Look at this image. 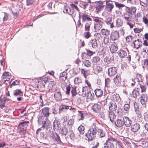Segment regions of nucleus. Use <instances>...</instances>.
I'll return each instance as SVG.
<instances>
[{"instance_id":"obj_59","label":"nucleus","mask_w":148,"mask_h":148,"mask_svg":"<svg viewBox=\"0 0 148 148\" xmlns=\"http://www.w3.org/2000/svg\"><path fill=\"white\" fill-rule=\"evenodd\" d=\"M115 5L116 7L119 8H122L125 6V5L122 4H120L117 2H115Z\"/></svg>"},{"instance_id":"obj_37","label":"nucleus","mask_w":148,"mask_h":148,"mask_svg":"<svg viewBox=\"0 0 148 148\" xmlns=\"http://www.w3.org/2000/svg\"><path fill=\"white\" fill-rule=\"evenodd\" d=\"M5 98H0V101H1L0 103V107L1 108H3L5 106Z\"/></svg>"},{"instance_id":"obj_64","label":"nucleus","mask_w":148,"mask_h":148,"mask_svg":"<svg viewBox=\"0 0 148 148\" xmlns=\"http://www.w3.org/2000/svg\"><path fill=\"white\" fill-rule=\"evenodd\" d=\"M123 108L124 109L125 111H128L130 108V105L128 104H125Z\"/></svg>"},{"instance_id":"obj_54","label":"nucleus","mask_w":148,"mask_h":148,"mask_svg":"<svg viewBox=\"0 0 148 148\" xmlns=\"http://www.w3.org/2000/svg\"><path fill=\"white\" fill-rule=\"evenodd\" d=\"M86 55L91 56H92L93 54L95 53V51H90V50L86 49Z\"/></svg>"},{"instance_id":"obj_48","label":"nucleus","mask_w":148,"mask_h":148,"mask_svg":"<svg viewBox=\"0 0 148 148\" xmlns=\"http://www.w3.org/2000/svg\"><path fill=\"white\" fill-rule=\"evenodd\" d=\"M140 144L141 146L144 147H147L148 146V142L145 141H142Z\"/></svg>"},{"instance_id":"obj_27","label":"nucleus","mask_w":148,"mask_h":148,"mask_svg":"<svg viewBox=\"0 0 148 148\" xmlns=\"http://www.w3.org/2000/svg\"><path fill=\"white\" fill-rule=\"evenodd\" d=\"M67 77V73L65 72H63L60 74L59 77L60 80L61 81H64Z\"/></svg>"},{"instance_id":"obj_2","label":"nucleus","mask_w":148,"mask_h":148,"mask_svg":"<svg viewBox=\"0 0 148 148\" xmlns=\"http://www.w3.org/2000/svg\"><path fill=\"white\" fill-rule=\"evenodd\" d=\"M97 132V128L94 125L90 127L87 132L86 134V136L88 138V141H92L95 139Z\"/></svg>"},{"instance_id":"obj_12","label":"nucleus","mask_w":148,"mask_h":148,"mask_svg":"<svg viewBox=\"0 0 148 148\" xmlns=\"http://www.w3.org/2000/svg\"><path fill=\"white\" fill-rule=\"evenodd\" d=\"M82 22L83 23L87 22H91L92 19L90 17V16L86 14H83L82 16Z\"/></svg>"},{"instance_id":"obj_10","label":"nucleus","mask_w":148,"mask_h":148,"mask_svg":"<svg viewBox=\"0 0 148 148\" xmlns=\"http://www.w3.org/2000/svg\"><path fill=\"white\" fill-rule=\"evenodd\" d=\"M110 1H106V5L105 6V10L107 12H111L114 7V5L111 3H108Z\"/></svg>"},{"instance_id":"obj_13","label":"nucleus","mask_w":148,"mask_h":148,"mask_svg":"<svg viewBox=\"0 0 148 148\" xmlns=\"http://www.w3.org/2000/svg\"><path fill=\"white\" fill-rule=\"evenodd\" d=\"M128 50L127 48L124 49H120L119 51V56L121 58H124L127 55Z\"/></svg>"},{"instance_id":"obj_3","label":"nucleus","mask_w":148,"mask_h":148,"mask_svg":"<svg viewBox=\"0 0 148 148\" xmlns=\"http://www.w3.org/2000/svg\"><path fill=\"white\" fill-rule=\"evenodd\" d=\"M112 142H113L114 143H115L116 144H118L119 145V141L117 139L114 138L112 136H110L108 139V140H107L105 146L104 148H114V146Z\"/></svg>"},{"instance_id":"obj_57","label":"nucleus","mask_w":148,"mask_h":148,"mask_svg":"<svg viewBox=\"0 0 148 148\" xmlns=\"http://www.w3.org/2000/svg\"><path fill=\"white\" fill-rule=\"evenodd\" d=\"M75 84H78L80 83H81V80L79 77H76L75 78L74 80Z\"/></svg>"},{"instance_id":"obj_39","label":"nucleus","mask_w":148,"mask_h":148,"mask_svg":"<svg viewBox=\"0 0 148 148\" xmlns=\"http://www.w3.org/2000/svg\"><path fill=\"white\" fill-rule=\"evenodd\" d=\"M84 127L81 125L78 128V130L81 134H84Z\"/></svg>"},{"instance_id":"obj_51","label":"nucleus","mask_w":148,"mask_h":148,"mask_svg":"<svg viewBox=\"0 0 148 148\" xmlns=\"http://www.w3.org/2000/svg\"><path fill=\"white\" fill-rule=\"evenodd\" d=\"M116 25L117 26L119 27L122 26L123 24V22L120 18H118L116 21Z\"/></svg>"},{"instance_id":"obj_17","label":"nucleus","mask_w":148,"mask_h":148,"mask_svg":"<svg viewBox=\"0 0 148 148\" xmlns=\"http://www.w3.org/2000/svg\"><path fill=\"white\" fill-rule=\"evenodd\" d=\"M105 85L106 87L112 88L114 87V84L110 79L107 78L105 79Z\"/></svg>"},{"instance_id":"obj_25","label":"nucleus","mask_w":148,"mask_h":148,"mask_svg":"<svg viewBox=\"0 0 148 148\" xmlns=\"http://www.w3.org/2000/svg\"><path fill=\"white\" fill-rule=\"evenodd\" d=\"M92 108L94 111L96 112H98L100 111L101 107L99 105L96 103L92 106Z\"/></svg>"},{"instance_id":"obj_21","label":"nucleus","mask_w":148,"mask_h":148,"mask_svg":"<svg viewBox=\"0 0 148 148\" xmlns=\"http://www.w3.org/2000/svg\"><path fill=\"white\" fill-rule=\"evenodd\" d=\"M133 44L134 47L136 49H138L142 46V42L139 39H137V40H135L133 41Z\"/></svg>"},{"instance_id":"obj_36","label":"nucleus","mask_w":148,"mask_h":148,"mask_svg":"<svg viewBox=\"0 0 148 148\" xmlns=\"http://www.w3.org/2000/svg\"><path fill=\"white\" fill-rule=\"evenodd\" d=\"M91 24V22L87 23L85 24L84 28V31L85 32L89 31L90 30V27Z\"/></svg>"},{"instance_id":"obj_44","label":"nucleus","mask_w":148,"mask_h":148,"mask_svg":"<svg viewBox=\"0 0 148 148\" xmlns=\"http://www.w3.org/2000/svg\"><path fill=\"white\" fill-rule=\"evenodd\" d=\"M71 93L72 94V97L75 96L77 94V92H76V87L72 88L71 91Z\"/></svg>"},{"instance_id":"obj_24","label":"nucleus","mask_w":148,"mask_h":148,"mask_svg":"<svg viewBox=\"0 0 148 148\" xmlns=\"http://www.w3.org/2000/svg\"><path fill=\"white\" fill-rule=\"evenodd\" d=\"M90 42L92 48L95 49H97L98 47L97 39L96 38L92 39L91 40Z\"/></svg>"},{"instance_id":"obj_49","label":"nucleus","mask_w":148,"mask_h":148,"mask_svg":"<svg viewBox=\"0 0 148 148\" xmlns=\"http://www.w3.org/2000/svg\"><path fill=\"white\" fill-rule=\"evenodd\" d=\"M84 37L86 39L89 38L91 36V34L89 31L86 32L84 34Z\"/></svg>"},{"instance_id":"obj_41","label":"nucleus","mask_w":148,"mask_h":148,"mask_svg":"<svg viewBox=\"0 0 148 148\" xmlns=\"http://www.w3.org/2000/svg\"><path fill=\"white\" fill-rule=\"evenodd\" d=\"M136 78L138 82H142L143 80V77L141 74L138 73L136 74Z\"/></svg>"},{"instance_id":"obj_55","label":"nucleus","mask_w":148,"mask_h":148,"mask_svg":"<svg viewBox=\"0 0 148 148\" xmlns=\"http://www.w3.org/2000/svg\"><path fill=\"white\" fill-rule=\"evenodd\" d=\"M74 123V119H70L67 121V125L69 126H72Z\"/></svg>"},{"instance_id":"obj_62","label":"nucleus","mask_w":148,"mask_h":148,"mask_svg":"<svg viewBox=\"0 0 148 148\" xmlns=\"http://www.w3.org/2000/svg\"><path fill=\"white\" fill-rule=\"evenodd\" d=\"M69 133H70V138L71 139H73L75 137V134L73 132V130H70L69 131Z\"/></svg>"},{"instance_id":"obj_29","label":"nucleus","mask_w":148,"mask_h":148,"mask_svg":"<svg viewBox=\"0 0 148 148\" xmlns=\"http://www.w3.org/2000/svg\"><path fill=\"white\" fill-rule=\"evenodd\" d=\"M69 106L68 105H61L59 106V110L60 112L63 111L64 110H66L68 109L69 108Z\"/></svg>"},{"instance_id":"obj_52","label":"nucleus","mask_w":148,"mask_h":148,"mask_svg":"<svg viewBox=\"0 0 148 148\" xmlns=\"http://www.w3.org/2000/svg\"><path fill=\"white\" fill-rule=\"evenodd\" d=\"M103 8V6L102 4L97 5L96 7V11L98 12L101 11Z\"/></svg>"},{"instance_id":"obj_35","label":"nucleus","mask_w":148,"mask_h":148,"mask_svg":"<svg viewBox=\"0 0 148 148\" xmlns=\"http://www.w3.org/2000/svg\"><path fill=\"white\" fill-rule=\"evenodd\" d=\"M143 64L144 66H143V68L144 69L145 67L147 70L148 71V58L144 60H143Z\"/></svg>"},{"instance_id":"obj_26","label":"nucleus","mask_w":148,"mask_h":148,"mask_svg":"<svg viewBox=\"0 0 148 148\" xmlns=\"http://www.w3.org/2000/svg\"><path fill=\"white\" fill-rule=\"evenodd\" d=\"M3 79H5L4 81H9L10 79V76L9 75V73L8 72H5L3 73L2 76Z\"/></svg>"},{"instance_id":"obj_56","label":"nucleus","mask_w":148,"mask_h":148,"mask_svg":"<svg viewBox=\"0 0 148 148\" xmlns=\"http://www.w3.org/2000/svg\"><path fill=\"white\" fill-rule=\"evenodd\" d=\"M139 95V93L138 91L134 90L132 91V95L134 97L136 98Z\"/></svg>"},{"instance_id":"obj_9","label":"nucleus","mask_w":148,"mask_h":148,"mask_svg":"<svg viewBox=\"0 0 148 148\" xmlns=\"http://www.w3.org/2000/svg\"><path fill=\"white\" fill-rule=\"evenodd\" d=\"M123 121L124 125H125L127 127H130L132 124V121L130 118L127 116H124L123 117Z\"/></svg>"},{"instance_id":"obj_34","label":"nucleus","mask_w":148,"mask_h":148,"mask_svg":"<svg viewBox=\"0 0 148 148\" xmlns=\"http://www.w3.org/2000/svg\"><path fill=\"white\" fill-rule=\"evenodd\" d=\"M124 18L127 22L131 21L132 20V16L129 15H127L126 13L124 15Z\"/></svg>"},{"instance_id":"obj_47","label":"nucleus","mask_w":148,"mask_h":148,"mask_svg":"<svg viewBox=\"0 0 148 148\" xmlns=\"http://www.w3.org/2000/svg\"><path fill=\"white\" fill-rule=\"evenodd\" d=\"M99 144V142L97 140H95L92 143L91 145H92L93 148H97L98 147Z\"/></svg>"},{"instance_id":"obj_18","label":"nucleus","mask_w":148,"mask_h":148,"mask_svg":"<svg viewBox=\"0 0 148 148\" xmlns=\"http://www.w3.org/2000/svg\"><path fill=\"white\" fill-rule=\"evenodd\" d=\"M60 123L57 120H55L53 121V126L54 130L58 131L60 129Z\"/></svg>"},{"instance_id":"obj_50","label":"nucleus","mask_w":148,"mask_h":148,"mask_svg":"<svg viewBox=\"0 0 148 148\" xmlns=\"http://www.w3.org/2000/svg\"><path fill=\"white\" fill-rule=\"evenodd\" d=\"M70 5L71 7V8L72 9V10H74L75 9L78 12L79 11V8H78L77 6L75 4L73 3H71L70 4Z\"/></svg>"},{"instance_id":"obj_4","label":"nucleus","mask_w":148,"mask_h":148,"mask_svg":"<svg viewBox=\"0 0 148 148\" xmlns=\"http://www.w3.org/2000/svg\"><path fill=\"white\" fill-rule=\"evenodd\" d=\"M54 97L55 99L58 101H59L62 100V95L60 88L57 87L56 88Z\"/></svg>"},{"instance_id":"obj_8","label":"nucleus","mask_w":148,"mask_h":148,"mask_svg":"<svg viewBox=\"0 0 148 148\" xmlns=\"http://www.w3.org/2000/svg\"><path fill=\"white\" fill-rule=\"evenodd\" d=\"M114 59V56L112 55H109L106 56L104 58L103 61L106 64H110L112 63L113 62Z\"/></svg>"},{"instance_id":"obj_5","label":"nucleus","mask_w":148,"mask_h":148,"mask_svg":"<svg viewBox=\"0 0 148 148\" xmlns=\"http://www.w3.org/2000/svg\"><path fill=\"white\" fill-rule=\"evenodd\" d=\"M93 21L95 22V28H97L99 30L102 27L103 23L99 18H95L94 19Z\"/></svg>"},{"instance_id":"obj_31","label":"nucleus","mask_w":148,"mask_h":148,"mask_svg":"<svg viewBox=\"0 0 148 148\" xmlns=\"http://www.w3.org/2000/svg\"><path fill=\"white\" fill-rule=\"evenodd\" d=\"M23 93L20 89H16L13 91V94L14 96L18 95L22 96L23 95Z\"/></svg>"},{"instance_id":"obj_15","label":"nucleus","mask_w":148,"mask_h":148,"mask_svg":"<svg viewBox=\"0 0 148 148\" xmlns=\"http://www.w3.org/2000/svg\"><path fill=\"white\" fill-rule=\"evenodd\" d=\"M136 8L135 7H126V12L130 14L133 15L136 12Z\"/></svg>"},{"instance_id":"obj_16","label":"nucleus","mask_w":148,"mask_h":148,"mask_svg":"<svg viewBox=\"0 0 148 148\" xmlns=\"http://www.w3.org/2000/svg\"><path fill=\"white\" fill-rule=\"evenodd\" d=\"M131 130L133 132H135L139 130L140 128V126L139 124L137 123H135L131 125Z\"/></svg>"},{"instance_id":"obj_20","label":"nucleus","mask_w":148,"mask_h":148,"mask_svg":"<svg viewBox=\"0 0 148 148\" xmlns=\"http://www.w3.org/2000/svg\"><path fill=\"white\" fill-rule=\"evenodd\" d=\"M107 115L110 119V121L111 122H113L114 121V119H115L116 116V115L115 113L112 111L107 112Z\"/></svg>"},{"instance_id":"obj_38","label":"nucleus","mask_w":148,"mask_h":148,"mask_svg":"<svg viewBox=\"0 0 148 148\" xmlns=\"http://www.w3.org/2000/svg\"><path fill=\"white\" fill-rule=\"evenodd\" d=\"M97 132L100 137L102 138L105 136V133H104L103 131L101 129H98Z\"/></svg>"},{"instance_id":"obj_42","label":"nucleus","mask_w":148,"mask_h":148,"mask_svg":"<svg viewBox=\"0 0 148 148\" xmlns=\"http://www.w3.org/2000/svg\"><path fill=\"white\" fill-rule=\"evenodd\" d=\"M110 42L109 38L107 37H104L103 38V42L105 45H109Z\"/></svg>"},{"instance_id":"obj_40","label":"nucleus","mask_w":148,"mask_h":148,"mask_svg":"<svg viewBox=\"0 0 148 148\" xmlns=\"http://www.w3.org/2000/svg\"><path fill=\"white\" fill-rule=\"evenodd\" d=\"M101 33L103 35L108 36L109 34V32L105 29H103L101 30Z\"/></svg>"},{"instance_id":"obj_7","label":"nucleus","mask_w":148,"mask_h":148,"mask_svg":"<svg viewBox=\"0 0 148 148\" xmlns=\"http://www.w3.org/2000/svg\"><path fill=\"white\" fill-rule=\"evenodd\" d=\"M51 137L56 143L60 144L62 143L60 136L56 133H52L51 135Z\"/></svg>"},{"instance_id":"obj_46","label":"nucleus","mask_w":148,"mask_h":148,"mask_svg":"<svg viewBox=\"0 0 148 148\" xmlns=\"http://www.w3.org/2000/svg\"><path fill=\"white\" fill-rule=\"evenodd\" d=\"M112 20V17H108L106 18V22L107 25H110L113 21Z\"/></svg>"},{"instance_id":"obj_23","label":"nucleus","mask_w":148,"mask_h":148,"mask_svg":"<svg viewBox=\"0 0 148 148\" xmlns=\"http://www.w3.org/2000/svg\"><path fill=\"white\" fill-rule=\"evenodd\" d=\"M123 121L121 119H118L115 122V125L117 127H121L124 125Z\"/></svg>"},{"instance_id":"obj_11","label":"nucleus","mask_w":148,"mask_h":148,"mask_svg":"<svg viewBox=\"0 0 148 148\" xmlns=\"http://www.w3.org/2000/svg\"><path fill=\"white\" fill-rule=\"evenodd\" d=\"M109 109L110 111L113 112L116 109L117 106L116 103L114 101H111L108 104Z\"/></svg>"},{"instance_id":"obj_53","label":"nucleus","mask_w":148,"mask_h":148,"mask_svg":"<svg viewBox=\"0 0 148 148\" xmlns=\"http://www.w3.org/2000/svg\"><path fill=\"white\" fill-rule=\"evenodd\" d=\"M119 82V76L117 75L114 79V83L115 84H118Z\"/></svg>"},{"instance_id":"obj_30","label":"nucleus","mask_w":148,"mask_h":148,"mask_svg":"<svg viewBox=\"0 0 148 148\" xmlns=\"http://www.w3.org/2000/svg\"><path fill=\"white\" fill-rule=\"evenodd\" d=\"M95 92L96 95L98 97L101 96L103 94V91L101 89H97L95 90Z\"/></svg>"},{"instance_id":"obj_22","label":"nucleus","mask_w":148,"mask_h":148,"mask_svg":"<svg viewBox=\"0 0 148 148\" xmlns=\"http://www.w3.org/2000/svg\"><path fill=\"white\" fill-rule=\"evenodd\" d=\"M110 49L111 52L112 53L115 52L118 49V47L116 44L114 42L110 46Z\"/></svg>"},{"instance_id":"obj_33","label":"nucleus","mask_w":148,"mask_h":148,"mask_svg":"<svg viewBox=\"0 0 148 148\" xmlns=\"http://www.w3.org/2000/svg\"><path fill=\"white\" fill-rule=\"evenodd\" d=\"M147 97H145L144 96H142L140 97V101L141 103L143 105H145L147 102Z\"/></svg>"},{"instance_id":"obj_14","label":"nucleus","mask_w":148,"mask_h":148,"mask_svg":"<svg viewBox=\"0 0 148 148\" xmlns=\"http://www.w3.org/2000/svg\"><path fill=\"white\" fill-rule=\"evenodd\" d=\"M110 39L113 41L119 38V34L117 31H115L112 32L110 35Z\"/></svg>"},{"instance_id":"obj_1","label":"nucleus","mask_w":148,"mask_h":148,"mask_svg":"<svg viewBox=\"0 0 148 148\" xmlns=\"http://www.w3.org/2000/svg\"><path fill=\"white\" fill-rule=\"evenodd\" d=\"M49 110V108H43L41 110V116L38 118V122L40 124H42V127H47L50 123L47 118L50 114Z\"/></svg>"},{"instance_id":"obj_45","label":"nucleus","mask_w":148,"mask_h":148,"mask_svg":"<svg viewBox=\"0 0 148 148\" xmlns=\"http://www.w3.org/2000/svg\"><path fill=\"white\" fill-rule=\"evenodd\" d=\"M84 63V66L88 67H90L92 64L91 62L89 60H85Z\"/></svg>"},{"instance_id":"obj_58","label":"nucleus","mask_w":148,"mask_h":148,"mask_svg":"<svg viewBox=\"0 0 148 148\" xmlns=\"http://www.w3.org/2000/svg\"><path fill=\"white\" fill-rule=\"evenodd\" d=\"M78 112L79 113L78 116H80L81 118L79 120H83L84 119L85 116V114L82 113L81 111H78Z\"/></svg>"},{"instance_id":"obj_43","label":"nucleus","mask_w":148,"mask_h":148,"mask_svg":"<svg viewBox=\"0 0 148 148\" xmlns=\"http://www.w3.org/2000/svg\"><path fill=\"white\" fill-rule=\"evenodd\" d=\"M94 95L93 93H91L89 91L86 97L91 100H92L94 99Z\"/></svg>"},{"instance_id":"obj_32","label":"nucleus","mask_w":148,"mask_h":148,"mask_svg":"<svg viewBox=\"0 0 148 148\" xmlns=\"http://www.w3.org/2000/svg\"><path fill=\"white\" fill-rule=\"evenodd\" d=\"M100 58L98 56H95L92 58V62L95 64H97L100 62Z\"/></svg>"},{"instance_id":"obj_6","label":"nucleus","mask_w":148,"mask_h":148,"mask_svg":"<svg viewBox=\"0 0 148 148\" xmlns=\"http://www.w3.org/2000/svg\"><path fill=\"white\" fill-rule=\"evenodd\" d=\"M87 87L86 86L85 87H83L82 88L79 87L78 89V90H80L81 92H79V95L83 97H86L89 91L87 90Z\"/></svg>"},{"instance_id":"obj_19","label":"nucleus","mask_w":148,"mask_h":148,"mask_svg":"<svg viewBox=\"0 0 148 148\" xmlns=\"http://www.w3.org/2000/svg\"><path fill=\"white\" fill-rule=\"evenodd\" d=\"M117 72L116 69L114 67H111L108 69V74L110 77L114 76Z\"/></svg>"},{"instance_id":"obj_61","label":"nucleus","mask_w":148,"mask_h":148,"mask_svg":"<svg viewBox=\"0 0 148 148\" xmlns=\"http://www.w3.org/2000/svg\"><path fill=\"white\" fill-rule=\"evenodd\" d=\"M102 68L99 66H97L95 70V72L98 73L99 72L101 71Z\"/></svg>"},{"instance_id":"obj_28","label":"nucleus","mask_w":148,"mask_h":148,"mask_svg":"<svg viewBox=\"0 0 148 148\" xmlns=\"http://www.w3.org/2000/svg\"><path fill=\"white\" fill-rule=\"evenodd\" d=\"M60 133L66 136L68 133V130L67 128L65 126L63 127L61 129H60Z\"/></svg>"},{"instance_id":"obj_60","label":"nucleus","mask_w":148,"mask_h":148,"mask_svg":"<svg viewBox=\"0 0 148 148\" xmlns=\"http://www.w3.org/2000/svg\"><path fill=\"white\" fill-rule=\"evenodd\" d=\"M34 2V0H27L26 5L27 6H29L33 4Z\"/></svg>"},{"instance_id":"obj_63","label":"nucleus","mask_w":148,"mask_h":148,"mask_svg":"<svg viewBox=\"0 0 148 148\" xmlns=\"http://www.w3.org/2000/svg\"><path fill=\"white\" fill-rule=\"evenodd\" d=\"M127 24L130 26L131 28H132L133 27L134 25H135V23L134 21H132L131 23L127 22Z\"/></svg>"}]
</instances>
